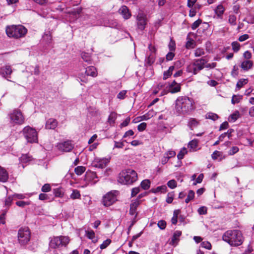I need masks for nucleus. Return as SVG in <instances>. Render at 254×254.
Returning a JSON list of instances; mask_svg holds the SVG:
<instances>
[{
    "mask_svg": "<svg viewBox=\"0 0 254 254\" xmlns=\"http://www.w3.org/2000/svg\"><path fill=\"white\" fill-rule=\"evenodd\" d=\"M8 179V173L3 168L0 166V181L5 183L7 181Z\"/></svg>",
    "mask_w": 254,
    "mask_h": 254,
    "instance_id": "nucleus-21",
    "label": "nucleus"
},
{
    "mask_svg": "<svg viewBox=\"0 0 254 254\" xmlns=\"http://www.w3.org/2000/svg\"><path fill=\"white\" fill-rule=\"evenodd\" d=\"M194 192L192 190L189 191L187 198L185 199V202L188 203L190 201L193 200L194 197Z\"/></svg>",
    "mask_w": 254,
    "mask_h": 254,
    "instance_id": "nucleus-39",
    "label": "nucleus"
},
{
    "mask_svg": "<svg viewBox=\"0 0 254 254\" xmlns=\"http://www.w3.org/2000/svg\"><path fill=\"white\" fill-rule=\"evenodd\" d=\"M198 141L196 139L192 140L188 144V147L190 151H196Z\"/></svg>",
    "mask_w": 254,
    "mask_h": 254,
    "instance_id": "nucleus-25",
    "label": "nucleus"
},
{
    "mask_svg": "<svg viewBox=\"0 0 254 254\" xmlns=\"http://www.w3.org/2000/svg\"><path fill=\"white\" fill-rule=\"evenodd\" d=\"M199 125V122L194 118H190L189 120L188 126L191 130H193Z\"/></svg>",
    "mask_w": 254,
    "mask_h": 254,
    "instance_id": "nucleus-24",
    "label": "nucleus"
},
{
    "mask_svg": "<svg viewBox=\"0 0 254 254\" xmlns=\"http://www.w3.org/2000/svg\"><path fill=\"white\" fill-rule=\"evenodd\" d=\"M141 187L144 190H148L150 186V182L149 180H144L140 184Z\"/></svg>",
    "mask_w": 254,
    "mask_h": 254,
    "instance_id": "nucleus-36",
    "label": "nucleus"
},
{
    "mask_svg": "<svg viewBox=\"0 0 254 254\" xmlns=\"http://www.w3.org/2000/svg\"><path fill=\"white\" fill-rule=\"evenodd\" d=\"M197 212L200 215L206 214L207 213V208L204 206L200 207L198 209Z\"/></svg>",
    "mask_w": 254,
    "mask_h": 254,
    "instance_id": "nucleus-60",
    "label": "nucleus"
},
{
    "mask_svg": "<svg viewBox=\"0 0 254 254\" xmlns=\"http://www.w3.org/2000/svg\"><path fill=\"white\" fill-rule=\"evenodd\" d=\"M58 149L63 152H70L74 147V144L71 141H65L59 143L57 145Z\"/></svg>",
    "mask_w": 254,
    "mask_h": 254,
    "instance_id": "nucleus-14",
    "label": "nucleus"
},
{
    "mask_svg": "<svg viewBox=\"0 0 254 254\" xmlns=\"http://www.w3.org/2000/svg\"><path fill=\"white\" fill-rule=\"evenodd\" d=\"M22 132L27 142L34 143L38 141L37 132L34 128L30 126H26L24 127Z\"/></svg>",
    "mask_w": 254,
    "mask_h": 254,
    "instance_id": "nucleus-8",
    "label": "nucleus"
},
{
    "mask_svg": "<svg viewBox=\"0 0 254 254\" xmlns=\"http://www.w3.org/2000/svg\"><path fill=\"white\" fill-rule=\"evenodd\" d=\"M187 153V149L186 148H183L180 151V152L178 153V154L177 155V157H178V159H179V160L182 159L184 158V155Z\"/></svg>",
    "mask_w": 254,
    "mask_h": 254,
    "instance_id": "nucleus-50",
    "label": "nucleus"
},
{
    "mask_svg": "<svg viewBox=\"0 0 254 254\" xmlns=\"http://www.w3.org/2000/svg\"><path fill=\"white\" fill-rule=\"evenodd\" d=\"M207 61L203 58L194 60L193 62L189 64L187 67V71L193 74H196L204 68Z\"/></svg>",
    "mask_w": 254,
    "mask_h": 254,
    "instance_id": "nucleus-6",
    "label": "nucleus"
},
{
    "mask_svg": "<svg viewBox=\"0 0 254 254\" xmlns=\"http://www.w3.org/2000/svg\"><path fill=\"white\" fill-rule=\"evenodd\" d=\"M205 117L206 119H210L214 121L217 120L219 118L218 116L216 114L211 112L207 113Z\"/></svg>",
    "mask_w": 254,
    "mask_h": 254,
    "instance_id": "nucleus-38",
    "label": "nucleus"
},
{
    "mask_svg": "<svg viewBox=\"0 0 254 254\" xmlns=\"http://www.w3.org/2000/svg\"><path fill=\"white\" fill-rule=\"evenodd\" d=\"M236 16L233 14L230 15L228 19V22L232 25H236Z\"/></svg>",
    "mask_w": 254,
    "mask_h": 254,
    "instance_id": "nucleus-46",
    "label": "nucleus"
},
{
    "mask_svg": "<svg viewBox=\"0 0 254 254\" xmlns=\"http://www.w3.org/2000/svg\"><path fill=\"white\" fill-rule=\"evenodd\" d=\"M225 8L221 4L218 5L215 9V13L219 17H222L224 13Z\"/></svg>",
    "mask_w": 254,
    "mask_h": 254,
    "instance_id": "nucleus-31",
    "label": "nucleus"
},
{
    "mask_svg": "<svg viewBox=\"0 0 254 254\" xmlns=\"http://www.w3.org/2000/svg\"><path fill=\"white\" fill-rule=\"evenodd\" d=\"M139 201L137 199L134 202L131 203L130 205L129 214L131 215L135 216L136 217L137 215L136 209L138 205H139Z\"/></svg>",
    "mask_w": 254,
    "mask_h": 254,
    "instance_id": "nucleus-18",
    "label": "nucleus"
},
{
    "mask_svg": "<svg viewBox=\"0 0 254 254\" xmlns=\"http://www.w3.org/2000/svg\"><path fill=\"white\" fill-rule=\"evenodd\" d=\"M12 72V71L10 65H5L0 68V74L8 81H10L8 78L10 77Z\"/></svg>",
    "mask_w": 254,
    "mask_h": 254,
    "instance_id": "nucleus-16",
    "label": "nucleus"
},
{
    "mask_svg": "<svg viewBox=\"0 0 254 254\" xmlns=\"http://www.w3.org/2000/svg\"><path fill=\"white\" fill-rule=\"evenodd\" d=\"M81 194L80 191L77 190H73L70 197L72 199L80 198Z\"/></svg>",
    "mask_w": 254,
    "mask_h": 254,
    "instance_id": "nucleus-35",
    "label": "nucleus"
},
{
    "mask_svg": "<svg viewBox=\"0 0 254 254\" xmlns=\"http://www.w3.org/2000/svg\"><path fill=\"white\" fill-rule=\"evenodd\" d=\"M174 192H169L167 194L166 201L168 203H171L172 202L174 199Z\"/></svg>",
    "mask_w": 254,
    "mask_h": 254,
    "instance_id": "nucleus-49",
    "label": "nucleus"
},
{
    "mask_svg": "<svg viewBox=\"0 0 254 254\" xmlns=\"http://www.w3.org/2000/svg\"><path fill=\"white\" fill-rule=\"evenodd\" d=\"M231 75L233 77H236V76H237L239 74V67L238 66L236 65H235L233 67V69L231 71Z\"/></svg>",
    "mask_w": 254,
    "mask_h": 254,
    "instance_id": "nucleus-48",
    "label": "nucleus"
},
{
    "mask_svg": "<svg viewBox=\"0 0 254 254\" xmlns=\"http://www.w3.org/2000/svg\"><path fill=\"white\" fill-rule=\"evenodd\" d=\"M9 123L13 126H20L25 123V117L22 112L17 109H14L8 114Z\"/></svg>",
    "mask_w": 254,
    "mask_h": 254,
    "instance_id": "nucleus-5",
    "label": "nucleus"
},
{
    "mask_svg": "<svg viewBox=\"0 0 254 254\" xmlns=\"http://www.w3.org/2000/svg\"><path fill=\"white\" fill-rule=\"evenodd\" d=\"M16 204L20 207H24L26 205H28L30 204V202L28 201H17L16 202Z\"/></svg>",
    "mask_w": 254,
    "mask_h": 254,
    "instance_id": "nucleus-56",
    "label": "nucleus"
},
{
    "mask_svg": "<svg viewBox=\"0 0 254 254\" xmlns=\"http://www.w3.org/2000/svg\"><path fill=\"white\" fill-rule=\"evenodd\" d=\"M136 23L137 28L141 31L143 30L147 24L146 15L142 12H139L136 16Z\"/></svg>",
    "mask_w": 254,
    "mask_h": 254,
    "instance_id": "nucleus-12",
    "label": "nucleus"
},
{
    "mask_svg": "<svg viewBox=\"0 0 254 254\" xmlns=\"http://www.w3.org/2000/svg\"><path fill=\"white\" fill-rule=\"evenodd\" d=\"M243 99V96L241 95H234L232 97L231 103L233 105L239 103Z\"/></svg>",
    "mask_w": 254,
    "mask_h": 254,
    "instance_id": "nucleus-33",
    "label": "nucleus"
},
{
    "mask_svg": "<svg viewBox=\"0 0 254 254\" xmlns=\"http://www.w3.org/2000/svg\"><path fill=\"white\" fill-rule=\"evenodd\" d=\"M117 114L112 112L110 113L108 119V122L110 125L114 124L117 119Z\"/></svg>",
    "mask_w": 254,
    "mask_h": 254,
    "instance_id": "nucleus-28",
    "label": "nucleus"
},
{
    "mask_svg": "<svg viewBox=\"0 0 254 254\" xmlns=\"http://www.w3.org/2000/svg\"><path fill=\"white\" fill-rule=\"evenodd\" d=\"M175 109L179 114H190L195 109L194 102L187 96L179 97L176 101Z\"/></svg>",
    "mask_w": 254,
    "mask_h": 254,
    "instance_id": "nucleus-1",
    "label": "nucleus"
},
{
    "mask_svg": "<svg viewBox=\"0 0 254 254\" xmlns=\"http://www.w3.org/2000/svg\"><path fill=\"white\" fill-rule=\"evenodd\" d=\"M81 56L82 59L84 61L89 64L90 63L91 55L90 54L85 52H82L81 54Z\"/></svg>",
    "mask_w": 254,
    "mask_h": 254,
    "instance_id": "nucleus-37",
    "label": "nucleus"
},
{
    "mask_svg": "<svg viewBox=\"0 0 254 254\" xmlns=\"http://www.w3.org/2000/svg\"><path fill=\"white\" fill-rule=\"evenodd\" d=\"M248 82V79L241 78L238 80L236 84V88L238 90L240 89L245 85L247 84Z\"/></svg>",
    "mask_w": 254,
    "mask_h": 254,
    "instance_id": "nucleus-29",
    "label": "nucleus"
},
{
    "mask_svg": "<svg viewBox=\"0 0 254 254\" xmlns=\"http://www.w3.org/2000/svg\"><path fill=\"white\" fill-rule=\"evenodd\" d=\"M84 181L86 182V186L93 185L98 182V177L95 172H87L84 177Z\"/></svg>",
    "mask_w": 254,
    "mask_h": 254,
    "instance_id": "nucleus-11",
    "label": "nucleus"
},
{
    "mask_svg": "<svg viewBox=\"0 0 254 254\" xmlns=\"http://www.w3.org/2000/svg\"><path fill=\"white\" fill-rule=\"evenodd\" d=\"M5 31L8 37L19 39L25 36L27 33V29L22 25H12L7 26Z\"/></svg>",
    "mask_w": 254,
    "mask_h": 254,
    "instance_id": "nucleus-3",
    "label": "nucleus"
},
{
    "mask_svg": "<svg viewBox=\"0 0 254 254\" xmlns=\"http://www.w3.org/2000/svg\"><path fill=\"white\" fill-rule=\"evenodd\" d=\"M68 242L69 239L67 237H55L50 241L49 246L51 248L56 249L61 246H66Z\"/></svg>",
    "mask_w": 254,
    "mask_h": 254,
    "instance_id": "nucleus-9",
    "label": "nucleus"
},
{
    "mask_svg": "<svg viewBox=\"0 0 254 254\" xmlns=\"http://www.w3.org/2000/svg\"><path fill=\"white\" fill-rule=\"evenodd\" d=\"M240 117V113L238 111H235L229 117V122H234Z\"/></svg>",
    "mask_w": 254,
    "mask_h": 254,
    "instance_id": "nucleus-30",
    "label": "nucleus"
},
{
    "mask_svg": "<svg viewBox=\"0 0 254 254\" xmlns=\"http://www.w3.org/2000/svg\"><path fill=\"white\" fill-rule=\"evenodd\" d=\"M118 193L117 190H112L107 193L103 198V204L106 206L112 205L117 200V196Z\"/></svg>",
    "mask_w": 254,
    "mask_h": 254,
    "instance_id": "nucleus-10",
    "label": "nucleus"
},
{
    "mask_svg": "<svg viewBox=\"0 0 254 254\" xmlns=\"http://www.w3.org/2000/svg\"><path fill=\"white\" fill-rule=\"evenodd\" d=\"M201 22L202 20L200 19L195 21L191 25V29L193 30L196 29L197 27H199Z\"/></svg>",
    "mask_w": 254,
    "mask_h": 254,
    "instance_id": "nucleus-53",
    "label": "nucleus"
},
{
    "mask_svg": "<svg viewBox=\"0 0 254 254\" xmlns=\"http://www.w3.org/2000/svg\"><path fill=\"white\" fill-rule=\"evenodd\" d=\"M119 12L123 16L125 19H128L131 16V13L126 5H123L119 10Z\"/></svg>",
    "mask_w": 254,
    "mask_h": 254,
    "instance_id": "nucleus-17",
    "label": "nucleus"
},
{
    "mask_svg": "<svg viewBox=\"0 0 254 254\" xmlns=\"http://www.w3.org/2000/svg\"><path fill=\"white\" fill-rule=\"evenodd\" d=\"M239 150V148L237 146H233L228 152V154L230 155H233L235 153H237Z\"/></svg>",
    "mask_w": 254,
    "mask_h": 254,
    "instance_id": "nucleus-58",
    "label": "nucleus"
},
{
    "mask_svg": "<svg viewBox=\"0 0 254 254\" xmlns=\"http://www.w3.org/2000/svg\"><path fill=\"white\" fill-rule=\"evenodd\" d=\"M43 40L45 41L47 44H49L52 41V36L50 32L45 33L43 36Z\"/></svg>",
    "mask_w": 254,
    "mask_h": 254,
    "instance_id": "nucleus-44",
    "label": "nucleus"
},
{
    "mask_svg": "<svg viewBox=\"0 0 254 254\" xmlns=\"http://www.w3.org/2000/svg\"><path fill=\"white\" fill-rule=\"evenodd\" d=\"M253 66V62L250 60H244L240 65V67L244 71H248L252 68Z\"/></svg>",
    "mask_w": 254,
    "mask_h": 254,
    "instance_id": "nucleus-19",
    "label": "nucleus"
},
{
    "mask_svg": "<svg viewBox=\"0 0 254 254\" xmlns=\"http://www.w3.org/2000/svg\"><path fill=\"white\" fill-rule=\"evenodd\" d=\"M201 247L203 248H204L207 250H210L211 249V244L206 241V242H203L201 244Z\"/></svg>",
    "mask_w": 254,
    "mask_h": 254,
    "instance_id": "nucleus-63",
    "label": "nucleus"
},
{
    "mask_svg": "<svg viewBox=\"0 0 254 254\" xmlns=\"http://www.w3.org/2000/svg\"><path fill=\"white\" fill-rule=\"evenodd\" d=\"M19 160L21 163H27L31 160V157L28 154H22Z\"/></svg>",
    "mask_w": 254,
    "mask_h": 254,
    "instance_id": "nucleus-32",
    "label": "nucleus"
},
{
    "mask_svg": "<svg viewBox=\"0 0 254 254\" xmlns=\"http://www.w3.org/2000/svg\"><path fill=\"white\" fill-rule=\"evenodd\" d=\"M85 73L87 76L96 77L97 75V71L94 66H89L86 68Z\"/></svg>",
    "mask_w": 254,
    "mask_h": 254,
    "instance_id": "nucleus-20",
    "label": "nucleus"
},
{
    "mask_svg": "<svg viewBox=\"0 0 254 254\" xmlns=\"http://www.w3.org/2000/svg\"><path fill=\"white\" fill-rule=\"evenodd\" d=\"M51 189L50 185L48 184H46L42 187L41 190L43 192H46L50 191Z\"/></svg>",
    "mask_w": 254,
    "mask_h": 254,
    "instance_id": "nucleus-61",
    "label": "nucleus"
},
{
    "mask_svg": "<svg viewBox=\"0 0 254 254\" xmlns=\"http://www.w3.org/2000/svg\"><path fill=\"white\" fill-rule=\"evenodd\" d=\"M137 179L136 172L132 169H128L120 173L118 181L124 185H130L135 182Z\"/></svg>",
    "mask_w": 254,
    "mask_h": 254,
    "instance_id": "nucleus-4",
    "label": "nucleus"
},
{
    "mask_svg": "<svg viewBox=\"0 0 254 254\" xmlns=\"http://www.w3.org/2000/svg\"><path fill=\"white\" fill-rule=\"evenodd\" d=\"M54 194L57 197H63L64 192L60 189H56L54 190Z\"/></svg>",
    "mask_w": 254,
    "mask_h": 254,
    "instance_id": "nucleus-57",
    "label": "nucleus"
},
{
    "mask_svg": "<svg viewBox=\"0 0 254 254\" xmlns=\"http://www.w3.org/2000/svg\"><path fill=\"white\" fill-rule=\"evenodd\" d=\"M181 90V86L180 84L177 83L175 80L171 83L167 85V89L163 92L162 94H167L169 92L175 93L178 92Z\"/></svg>",
    "mask_w": 254,
    "mask_h": 254,
    "instance_id": "nucleus-13",
    "label": "nucleus"
},
{
    "mask_svg": "<svg viewBox=\"0 0 254 254\" xmlns=\"http://www.w3.org/2000/svg\"><path fill=\"white\" fill-rule=\"evenodd\" d=\"M126 90H122L117 95V98L120 99H124L126 97Z\"/></svg>",
    "mask_w": 254,
    "mask_h": 254,
    "instance_id": "nucleus-64",
    "label": "nucleus"
},
{
    "mask_svg": "<svg viewBox=\"0 0 254 254\" xmlns=\"http://www.w3.org/2000/svg\"><path fill=\"white\" fill-rule=\"evenodd\" d=\"M85 235L89 239L92 240L93 242L96 243L97 241L95 239V233L93 230L85 231Z\"/></svg>",
    "mask_w": 254,
    "mask_h": 254,
    "instance_id": "nucleus-26",
    "label": "nucleus"
},
{
    "mask_svg": "<svg viewBox=\"0 0 254 254\" xmlns=\"http://www.w3.org/2000/svg\"><path fill=\"white\" fill-rule=\"evenodd\" d=\"M111 243V240L109 239H108L104 241L102 244L100 246V248L101 250L104 249L106 248Z\"/></svg>",
    "mask_w": 254,
    "mask_h": 254,
    "instance_id": "nucleus-52",
    "label": "nucleus"
},
{
    "mask_svg": "<svg viewBox=\"0 0 254 254\" xmlns=\"http://www.w3.org/2000/svg\"><path fill=\"white\" fill-rule=\"evenodd\" d=\"M244 237L239 230H229L222 236V240L232 247L241 245L244 242Z\"/></svg>",
    "mask_w": 254,
    "mask_h": 254,
    "instance_id": "nucleus-2",
    "label": "nucleus"
},
{
    "mask_svg": "<svg viewBox=\"0 0 254 254\" xmlns=\"http://www.w3.org/2000/svg\"><path fill=\"white\" fill-rule=\"evenodd\" d=\"M168 83L160 82L157 86V88L160 91V96H163L165 94H162L163 91L167 89V85Z\"/></svg>",
    "mask_w": 254,
    "mask_h": 254,
    "instance_id": "nucleus-27",
    "label": "nucleus"
},
{
    "mask_svg": "<svg viewBox=\"0 0 254 254\" xmlns=\"http://www.w3.org/2000/svg\"><path fill=\"white\" fill-rule=\"evenodd\" d=\"M232 49L235 52H237L239 51L240 48V44L237 42H233L232 43Z\"/></svg>",
    "mask_w": 254,
    "mask_h": 254,
    "instance_id": "nucleus-51",
    "label": "nucleus"
},
{
    "mask_svg": "<svg viewBox=\"0 0 254 254\" xmlns=\"http://www.w3.org/2000/svg\"><path fill=\"white\" fill-rule=\"evenodd\" d=\"M175 56V54L173 51H170L166 56V60L168 61H171L173 60Z\"/></svg>",
    "mask_w": 254,
    "mask_h": 254,
    "instance_id": "nucleus-62",
    "label": "nucleus"
},
{
    "mask_svg": "<svg viewBox=\"0 0 254 254\" xmlns=\"http://www.w3.org/2000/svg\"><path fill=\"white\" fill-rule=\"evenodd\" d=\"M167 187L165 185L159 186L156 189L152 190V192L154 193H157L159 192H165L167 191Z\"/></svg>",
    "mask_w": 254,
    "mask_h": 254,
    "instance_id": "nucleus-40",
    "label": "nucleus"
},
{
    "mask_svg": "<svg viewBox=\"0 0 254 254\" xmlns=\"http://www.w3.org/2000/svg\"><path fill=\"white\" fill-rule=\"evenodd\" d=\"M204 54H205L204 50L203 49H202V48H197L194 51V56L196 57H199L202 56L204 55Z\"/></svg>",
    "mask_w": 254,
    "mask_h": 254,
    "instance_id": "nucleus-45",
    "label": "nucleus"
},
{
    "mask_svg": "<svg viewBox=\"0 0 254 254\" xmlns=\"http://www.w3.org/2000/svg\"><path fill=\"white\" fill-rule=\"evenodd\" d=\"M58 125L56 120L54 119H49L46 124V128L47 129H55Z\"/></svg>",
    "mask_w": 254,
    "mask_h": 254,
    "instance_id": "nucleus-22",
    "label": "nucleus"
},
{
    "mask_svg": "<svg viewBox=\"0 0 254 254\" xmlns=\"http://www.w3.org/2000/svg\"><path fill=\"white\" fill-rule=\"evenodd\" d=\"M14 199L12 195L8 196L5 199L4 205L6 207H7L6 209H8L9 207L11 205L12 200Z\"/></svg>",
    "mask_w": 254,
    "mask_h": 254,
    "instance_id": "nucleus-43",
    "label": "nucleus"
},
{
    "mask_svg": "<svg viewBox=\"0 0 254 254\" xmlns=\"http://www.w3.org/2000/svg\"><path fill=\"white\" fill-rule=\"evenodd\" d=\"M109 162V160L107 158H95L92 162L94 167L99 168H105Z\"/></svg>",
    "mask_w": 254,
    "mask_h": 254,
    "instance_id": "nucleus-15",
    "label": "nucleus"
},
{
    "mask_svg": "<svg viewBox=\"0 0 254 254\" xmlns=\"http://www.w3.org/2000/svg\"><path fill=\"white\" fill-rule=\"evenodd\" d=\"M166 222L165 220H160L158 222L157 226L161 230H164L166 227Z\"/></svg>",
    "mask_w": 254,
    "mask_h": 254,
    "instance_id": "nucleus-55",
    "label": "nucleus"
},
{
    "mask_svg": "<svg viewBox=\"0 0 254 254\" xmlns=\"http://www.w3.org/2000/svg\"><path fill=\"white\" fill-rule=\"evenodd\" d=\"M174 68H175L174 66H171L169 67L168 70L164 71V74H163V79H166L169 76H170L172 74L173 71L174 70Z\"/></svg>",
    "mask_w": 254,
    "mask_h": 254,
    "instance_id": "nucleus-34",
    "label": "nucleus"
},
{
    "mask_svg": "<svg viewBox=\"0 0 254 254\" xmlns=\"http://www.w3.org/2000/svg\"><path fill=\"white\" fill-rule=\"evenodd\" d=\"M177 182L175 180H171L168 182L167 186L171 189H173L177 187Z\"/></svg>",
    "mask_w": 254,
    "mask_h": 254,
    "instance_id": "nucleus-54",
    "label": "nucleus"
},
{
    "mask_svg": "<svg viewBox=\"0 0 254 254\" xmlns=\"http://www.w3.org/2000/svg\"><path fill=\"white\" fill-rule=\"evenodd\" d=\"M182 235L180 231H176L172 237L171 243L173 245H176L179 241V238Z\"/></svg>",
    "mask_w": 254,
    "mask_h": 254,
    "instance_id": "nucleus-23",
    "label": "nucleus"
},
{
    "mask_svg": "<svg viewBox=\"0 0 254 254\" xmlns=\"http://www.w3.org/2000/svg\"><path fill=\"white\" fill-rule=\"evenodd\" d=\"M31 233L27 227L20 228L18 231V241L21 245H27L30 240Z\"/></svg>",
    "mask_w": 254,
    "mask_h": 254,
    "instance_id": "nucleus-7",
    "label": "nucleus"
},
{
    "mask_svg": "<svg viewBox=\"0 0 254 254\" xmlns=\"http://www.w3.org/2000/svg\"><path fill=\"white\" fill-rule=\"evenodd\" d=\"M85 167L79 166L74 169V172L76 175L79 176L82 175L85 171Z\"/></svg>",
    "mask_w": 254,
    "mask_h": 254,
    "instance_id": "nucleus-42",
    "label": "nucleus"
},
{
    "mask_svg": "<svg viewBox=\"0 0 254 254\" xmlns=\"http://www.w3.org/2000/svg\"><path fill=\"white\" fill-rule=\"evenodd\" d=\"M195 46V42L193 39H189L186 44V47L187 49L193 48Z\"/></svg>",
    "mask_w": 254,
    "mask_h": 254,
    "instance_id": "nucleus-47",
    "label": "nucleus"
},
{
    "mask_svg": "<svg viewBox=\"0 0 254 254\" xmlns=\"http://www.w3.org/2000/svg\"><path fill=\"white\" fill-rule=\"evenodd\" d=\"M155 62V56L153 54H150L146 59L145 64L148 65H152Z\"/></svg>",
    "mask_w": 254,
    "mask_h": 254,
    "instance_id": "nucleus-41",
    "label": "nucleus"
},
{
    "mask_svg": "<svg viewBox=\"0 0 254 254\" xmlns=\"http://www.w3.org/2000/svg\"><path fill=\"white\" fill-rule=\"evenodd\" d=\"M147 124L145 123H142L137 126V129L139 131L144 130L146 128Z\"/></svg>",
    "mask_w": 254,
    "mask_h": 254,
    "instance_id": "nucleus-59",
    "label": "nucleus"
}]
</instances>
